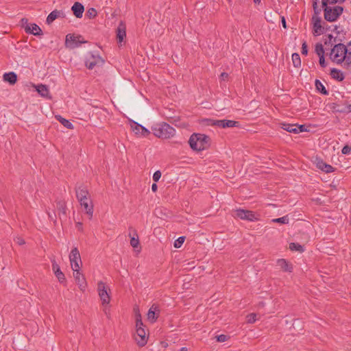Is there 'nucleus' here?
<instances>
[{"instance_id": "1", "label": "nucleus", "mask_w": 351, "mask_h": 351, "mask_svg": "<svg viewBox=\"0 0 351 351\" xmlns=\"http://www.w3.org/2000/svg\"><path fill=\"white\" fill-rule=\"evenodd\" d=\"M75 195L80 206L84 208L88 218L92 219L94 205L87 187L83 184H79L75 188Z\"/></svg>"}, {"instance_id": "2", "label": "nucleus", "mask_w": 351, "mask_h": 351, "mask_svg": "<svg viewBox=\"0 0 351 351\" xmlns=\"http://www.w3.org/2000/svg\"><path fill=\"white\" fill-rule=\"evenodd\" d=\"M209 137L203 134H193L189 141L191 148L194 151H203L209 147Z\"/></svg>"}, {"instance_id": "3", "label": "nucleus", "mask_w": 351, "mask_h": 351, "mask_svg": "<svg viewBox=\"0 0 351 351\" xmlns=\"http://www.w3.org/2000/svg\"><path fill=\"white\" fill-rule=\"evenodd\" d=\"M148 337L144 328V325L141 319V315L138 309H136V333L134 339L136 343L141 346H144L147 342Z\"/></svg>"}, {"instance_id": "4", "label": "nucleus", "mask_w": 351, "mask_h": 351, "mask_svg": "<svg viewBox=\"0 0 351 351\" xmlns=\"http://www.w3.org/2000/svg\"><path fill=\"white\" fill-rule=\"evenodd\" d=\"M152 130L154 136L163 139L170 138L176 134V130L165 122L154 125L152 127Z\"/></svg>"}, {"instance_id": "5", "label": "nucleus", "mask_w": 351, "mask_h": 351, "mask_svg": "<svg viewBox=\"0 0 351 351\" xmlns=\"http://www.w3.org/2000/svg\"><path fill=\"white\" fill-rule=\"evenodd\" d=\"M322 8L324 10V19L328 22L337 21L343 11V7L340 5L326 4V5H322Z\"/></svg>"}, {"instance_id": "6", "label": "nucleus", "mask_w": 351, "mask_h": 351, "mask_svg": "<svg viewBox=\"0 0 351 351\" xmlns=\"http://www.w3.org/2000/svg\"><path fill=\"white\" fill-rule=\"evenodd\" d=\"M348 53V49L345 45L339 43L335 45L331 49L330 53V60L337 63H342L346 58Z\"/></svg>"}, {"instance_id": "7", "label": "nucleus", "mask_w": 351, "mask_h": 351, "mask_svg": "<svg viewBox=\"0 0 351 351\" xmlns=\"http://www.w3.org/2000/svg\"><path fill=\"white\" fill-rule=\"evenodd\" d=\"M97 290L101 300V304L105 306L104 311L106 313V306L110 302V289L105 282L99 281L97 282Z\"/></svg>"}, {"instance_id": "8", "label": "nucleus", "mask_w": 351, "mask_h": 351, "mask_svg": "<svg viewBox=\"0 0 351 351\" xmlns=\"http://www.w3.org/2000/svg\"><path fill=\"white\" fill-rule=\"evenodd\" d=\"M69 261L73 271L80 269L82 263L77 247H75L71 250L69 254Z\"/></svg>"}, {"instance_id": "9", "label": "nucleus", "mask_w": 351, "mask_h": 351, "mask_svg": "<svg viewBox=\"0 0 351 351\" xmlns=\"http://www.w3.org/2000/svg\"><path fill=\"white\" fill-rule=\"evenodd\" d=\"M21 26L24 28L27 34H32L35 36H40L42 34V29L36 23H29L27 19H21Z\"/></svg>"}, {"instance_id": "10", "label": "nucleus", "mask_w": 351, "mask_h": 351, "mask_svg": "<svg viewBox=\"0 0 351 351\" xmlns=\"http://www.w3.org/2000/svg\"><path fill=\"white\" fill-rule=\"evenodd\" d=\"M86 41L82 39V36L80 35L74 36L69 34L66 36L65 45L69 48H75L79 47L82 43H85Z\"/></svg>"}, {"instance_id": "11", "label": "nucleus", "mask_w": 351, "mask_h": 351, "mask_svg": "<svg viewBox=\"0 0 351 351\" xmlns=\"http://www.w3.org/2000/svg\"><path fill=\"white\" fill-rule=\"evenodd\" d=\"M234 216L241 219L250 221H256L258 219L254 212L244 209L235 210L234 212Z\"/></svg>"}, {"instance_id": "12", "label": "nucleus", "mask_w": 351, "mask_h": 351, "mask_svg": "<svg viewBox=\"0 0 351 351\" xmlns=\"http://www.w3.org/2000/svg\"><path fill=\"white\" fill-rule=\"evenodd\" d=\"M210 125L217 126L219 128H233V127H239V122L232 121V120H210Z\"/></svg>"}, {"instance_id": "13", "label": "nucleus", "mask_w": 351, "mask_h": 351, "mask_svg": "<svg viewBox=\"0 0 351 351\" xmlns=\"http://www.w3.org/2000/svg\"><path fill=\"white\" fill-rule=\"evenodd\" d=\"M130 127L136 135L147 136L150 134V132L147 128L134 121H130Z\"/></svg>"}, {"instance_id": "14", "label": "nucleus", "mask_w": 351, "mask_h": 351, "mask_svg": "<svg viewBox=\"0 0 351 351\" xmlns=\"http://www.w3.org/2000/svg\"><path fill=\"white\" fill-rule=\"evenodd\" d=\"M73 277L80 289L84 292L87 287V282L80 269L73 271Z\"/></svg>"}, {"instance_id": "15", "label": "nucleus", "mask_w": 351, "mask_h": 351, "mask_svg": "<svg viewBox=\"0 0 351 351\" xmlns=\"http://www.w3.org/2000/svg\"><path fill=\"white\" fill-rule=\"evenodd\" d=\"M104 60L99 56L91 55L90 57L86 60V66L89 69H94L96 66L103 64Z\"/></svg>"}, {"instance_id": "16", "label": "nucleus", "mask_w": 351, "mask_h": 351, "mask_svg": "<svg viewBox=\"0 0 351 351\" xmlns=\"http://www.w3.org/2000/svg\"><path fill=\"white\" fill-rule=\"evenodd\" d=\"M316 167L325 173H332L335 171V168L332 167L330 165L326 164L322 159L320 158H315L314 161Z\"/></svg>"}, {"instance_id": "17", "label": "nucleus", "mask_w": 351, "mask_h": 351, "mask_svg": "<svg viewBox=\"0 0 351 351\" xmlns=\"http://www.w3.org/2000/svg\"><path fill=\"white\" fill-rule=\"evenodd\" d=\"M52 269L54 272V274L56 275V278H58V281L60 283H62L65 282V276L60 270V266L58 265V263L55 261H52Z\"/></svg>"}, {"instance_id": "18", "label": "nucleus", "mask_w": 351, "mask_h": 351, "mask_svg": "<svg viewBox=\"0 0 351 351\" xmlns=\"http://www.w3.org/2000/svg\"><path fill=\"white\" fill-rule=\"evenodd\" d=\"M313 34L316 35H321L324 34V28L322 27L321 25V19L318 16H313Z\"/></svg>"}, {"instance_id": "19", "label": "nucleus", "mask_w": 351, "mask_h": 351, "mask_svg": "<svg viewBox=\"0 0 351 351\" xmlns=\"http://www.w3.org/2000/svg\"><path fill=\"white\" fill-rule=\"evenodd\" d=\"M126 36V27L123 23H120L117 29V38L121 43Z\"/></svg>"}, {"instance_id": "20", "label": "nucleus", "mask_w": 351, "mask_h": 351, "mask_svg": "<svg viewBox=\"0 0 351 351\" xmlns=\"http://www.w3.org/2000/svg\"><path fill=\"white\" fill-rule=\"evenodd\" d=\"M158 313L159 309L158 306L152 305L147 313V319L154 323L158 318Z\"/></svg>"}, {"instance_id": "21", "label": "nucleus", "mask_w": 351, "mask_h": 351, "mask_svg": "<svg viewBox=\"0 0 351 351\" xmlns=\"http://www.w3.org/2000/svg\"><path fill=\"white\" fill-rule=\"evenodd\" d=\"M71 10L73 12L74 15L77 18H82V17L84 8V6H83V5L82 3H80L79 2H75L73 5V6L71 8Z\"/></svg>"}, {"instance_id": "22", "label": "nucleus", "mask_w": 351, "mask_h": 351, "mask_svg": "<svg viewBox=\"0 0 351 351\" xmlns=\"http://www.w3.org/2000/svg\"><path fill=\"white\" fill-rule=\"evenodd\" d=\"M281 128L284 130H286L291 133L298 134L300 133V130H298V125L296 124H291V123H281Z\"/></svg>"}, {"instance_id": "23", "label": "nucleus", "mask_w": 351, "mask_h": 351, "mask_svg": "<svg viewBox=\"0 0 351 351\" xmlns=\"http://www.w3.org/2000/svg\"><path fill=\"white\" fill-rule=\"evenodd\" d=\"M36 89L38 94L46 98H50L49 88L46 85L38 84L36 86Z\"/></svg>"}, {"instance_id": "24", "label": "nucleus", "mask_w": 351, "mask_h": 351, "mask_svg": "<svg viewBox=\"0 0 351 351\" xmlns=\"http://www.w3.org/2000/svg\"><path fill=\"white\" fill-rule=\"evenodd\" d=\"M277 264L284 271L291 272L293 270L291 265H290L285 259H278Z\"/></svg>"}, {"instance_id": "25", "label": "nucleus", "mask_w": 351, "mask_h": 351, "mask_svg": "<svg viewBox=\"0 0 351 351\" xmlns=\"http://www.w3.org/2000/svg\"><path fill=\"white\" fill-rule=\"evenodd\" d=\"M330 75H331L332 78L337 80L339 82L343 81L345 77L344 74L341 71L335 69V68L331 69Z\"/></svg>"}, {"instance_id": "26", "label": "nucleus", "mask_w": 351, "mask_h": 351, "mask_svg": "<svg viewBox=\"0 0 351 351\" xmlns=\"http://www.w3.org/2000/svg\"><path fill=\"white\" fill-rule=\"evenodd\" d=\"M3 78L5 82H8L12 85L14 84L17 80V76L14 72L5 73Z\"/></svg>"}, {"instance_id": "27", "label": "nucleus", "mask_w": 351, "mask_h": 351, "mask_svg": "<svg viewBox=\"0 0 351 351\" xmlns=\"http://www.w3.org/2000/svg\"><path fill=\"white\" fill-rule=\"evenodd\" d=\"M56 119L65 128L68 129H73V125L69 120L62 117L60 115H56Z\"/></svg>"}, {"instance_id": "28", "label": "nucleus", "mask_w": 351, "mask_h": 351, "mask_svg": "<svg viewBox=\"0 0 351 351\" xmlns=\"http://www.w3.org/2000/svg\"><path fill=\"white\" fill-rule=\"evenodd\" d=\"M60 16V12L58 10L52 11L47 17V23L48 24L51 23L53 21H55L57 18Z\"/></svg>"}, {"instance_id": "29", "label": "nucleus", "mask_w": 351, "mask_h": 351, "mask_svg": "<svg viewBox=\"0 0 351 351\" xmlns=\"http://www.w3.org/2000/svg\"><path fill=\"white\" fill-rule=\"evenodd\" d=\"M315 85L316 89L319 92H320L322 94H323L324 95H328V92L326 90L324 85L319 80H315Z\"/></svg>"}, {"instance_id": "30", "label": "nucleus", "mask_w": 351, "mask_h": 351, "mask_svg": "<svg viewBox=\"0 0 351 351\" xmlns=\"http://www.w3.org/2000/svg\"><path fill=\"white\" fill-rule=\"evenodd\" d=\"M57 209L59 211V215H60L62 213L63 215H66V203L64 202H62V201L57 202Z\"/></svg>"}, {"instance_id": "31", "label": "nucleus", "mask_w": 351, "mask_h": 351, "mask_svg": "<svg viewBox=\"0 0 351 351\" xmlns=\"http://www.w3.org/2000/svg\"><path fill=\"white\" fill-rule=\"evenodd\" d=\"M289 249L291 251H298L300 252H304V247L299 243H291L289 244Z\"/></svg>"}, {"instance_id": "32", "label": "nucleus", "mask_w": 351, "mask_h": 351, "mask_svg": "<svg viewBox=\"0 0 351 351\" xmlns=\"http://www.w3.org/2000/svg\"><path fill=\"white\" fill-rule=\"evenodd\" d=\"M292 61L294 66L299 67L301 65L300 56L298 53H294L292 54Z\"/></svg>"}, {"instance_id": "33", "label": "nucleus", "mask_w": 351, "mask_h": 351, "mask_svg": "<svg viewBox=\"0 0 351 351\" xmlns=\"http://www.w3.org/2000/svg\"><path fill=\"white\" fill-rule=\"evenodd\" d=\"M315 51L319 57L324 56V49L322 43H317L315 45Z\"/></svg>"}, {"instance_id": "34", "label": "nucleus", "mask_w": 351, "mask_h": 351, "mask_svg": "<svg viewBox=\"0 0 351 351\" xmlns=\"http://www.w3.org/2000/svg\"><path fill=\"white\" fill-rule=\"evenodd\" d=\"M289 217L287 215L280 217V218L273 219L271 220V221L274 223H282V224H287L289 223Z\"/></svg>"}, {"instance_id": "35", "label": "nucleus", "mask_w": 351, "mask_h": 351, "mask_svg": "<svg viewBox=\"0 0 351 351\" xmlns=\"http://www.w3.org/2000/svg\"><path fill=\"white\" fill-rule=\"evenodd\" d=\"M345 1L346 0H322V5H326V4L335 5L336 3H342Z\"/></svg>"}, {"instance_id": "36", "label": "nucleus", "mask_w": 351, "mask_h": 351, "mask_svg": "<svg viewBox=\"0 0 351 351\" xmlns=\"http://www.w3.org/2000/svg\"><path fill=\"white\" fill-rule=\"evenodd\" d=\"M185 237H180L177 240L174 242V247L176 248H179L182 246L183 243L184 242Z\"/></svg>"}, {"instance_id": "37", "label": "nucleus", "mask_w": 351, "mask_h": 351, "mask_svg": "<svg viewBox=\"0 0 351 351\" xmlns=\"http://www.w3.org/2000/svg\"><path fill=\"white\" fill-rule=\"evenodd\" d=\"M97 10L93 8H89L86 12V15L90 19L95 18L97 16Z\"/></svg>"}, {"instance_id": "38", "label": "nucleus", "mask_w": 351, "mask_h": 351, "mask_svg": "<svg viewBox=\"0 0 351 351\" xmlns=\"http://www.w3.org/2000/svg\"><path fill=\"white\" fill-rule=\"evenodd\" d=\"M257 315L256 313H251L247 316V322L252 324L256 322Z\"/></svg>"}, {"instance_id": "39", "label": "nucleus", "mask_w": 351, "mask_h": 351, "mask_svg": "<svg viewBox=\"0 0 351 351\" xmlns=\"http://www.w3.org/2000/svg\"><path fill=\"white\" fill-rule=\"evenodd\" d=\"M130 245L134 248L137 247L139 245L138 238L132 237L130 239Z\"/></svg>"}, {"instance_id": "40", "label": "nucleus", "mask_w": 351, "mask_h": 351, "mask_svg": "<svg viewBox=\"0 0 351 351\" xmlns=\"http://www.w3.org/2000/svg\"><path fill=\"white\" fill-rule=\"evenodd\" d=\"M160 178H161V172L159 170L155 171L153 175L154 181L155 182H157L160 180Z\"/></svg>"}, {"instance_id": "41", "label": "nucleus", "mask_w": 351, "mask_h": 351, "mask_svg": "<svg viewBox=\"0 0 351 351\" xmlns=\"http://www.w3.org/2000/svg\"><path fill=\"white\" fill-rule=\"evenodd\" d=\"M350 151H351V146H349V145H345V146L342 148V149H341V153H342L343 154L346 155V154H350Z\"/></svg>"}, {"instance_id": "42", "label": "nucleus", "mask_w": 351, "mask_h": 351, "mask_svg": "<svg viewBox=\"0 0 351 351\" xmlns=\"http://www.w3.org/2000/svg\"><path fill=\"white\" fill-rule=\"evenodd\" d=\"M302 54L306 56L308 54V48L306 42H304L302 45Z\"/></svg>"}, {"instance_id": "43", "label": "nucleus", "mask_w": 351, "mask_h": 351, "mask_svg": "<svg viewBox=\"0 0 351 351\" xmlns=\"http://www.w3.org/2000/svg\"><path fill=\"white\" fill-rule=\"evenodd\" d=\"M217 341L225 342L228 339V337L225 335H220L217 337Z\"/></svg>"}, {"instance_id": "44", "label": "nucleus", "mask_w": 351, "mask_h": 351, "mask_svg": "<svg viewBox=\"0 0 351 351\" xmlns=\"http://www.w3.org/2000/svg\"><path fill=\"white\" fill-rule=\"evenodd\" d=\"M319 62L320 66L323 68L326 67V63L325 61L324 56H319Z\"/></svg>"}, {"instance_id": "45", "label": "nucleus", "mask_w": 351, "mask_h": 351, "mask_svg": "<svg viewBox=\"0 0 351 351\" xmlns=\"http://www.w3.org/2000/svg\"><path fill=\"white\" fill-rule=\"evenodd\" d=\"M15 242H16L18 245H22L25 244V241H24V239H23V238H21V237H16V238L15 239Z\"/></svg>"}, {"instance_id": "46", "label": "nucleus", "mask_w": 351, "mask_h": 351, "mask_svg": "<svg viewBox=\"0 0 351 351\" xmlns=\"http://www.w3.org/2000/svg\"><path fill=\"white\" fill-rule=\"evenodd\" d=\"M228 77V74L227 73H222L220 75V78L221 80H226Z\"/></svg>"}, {"instance_id": "47", "label": "nucleus", "mask_w": 351, "mask_h": 351, "mask_svg": "<svg viewBox=\"0 0 351 351\" xmlns=\"http://www.w3.org/2000/svg\"><path fill=\"white\" fill-rule=\"evenodd\" d=\"M47 214H48V216H49V218L53 221H56V215H52L49 212L47 211Z\"/></svg>"}, {"instance_id": "48", "label": "nucleus", "mask_w": 351, "mask_h": 351, "mask_svg": "<svg viewBox=\"0 0 351 351\" xmlns=\"http://www.w3.org/2000/svg\"><path fill=\"white\" fill-rule=\"evenodd\" d=\"M281 22H282V25L283 27L285 29H286L287 28V25H286V20H285V16H282L281 17Z\"/></svg>"}, {"instance_id": "49", "label": "nucleus", "mask_w": 351, "mask_h": 351, "mask_svg": "<svg viewBox=\"0 0 351 351\" xmlns=\"http://www.w3.org/2000/svg\"><path fill=\"white\" fill-rule=\"evenodd\" d=\"M158 189V185L156 184V183H154L152 185V190L153 192H156Z\"/></svg>"}, {"instance_id": "50", "label": "nucleus", "mask_w": 351, "mask_h": 351, "mask_svg": "<svg viewBox=\"0 0 351 351\" xmlns=\"http://www.w3.org/2000/svg\"><path fill=\"white\" fill-rule=\"evenodd\" d=\"M298 128H297L298 130H300V132H304L305 131V128H304V125H298Z\"/></svg>"}, {"instance_id": "51", "label": "nucleus", "mask_w": 351, "mask_h": 351, "mask_svg": "<svg viewBox=\"0 0 351 351\" xmlns=\"http://www.w3.org/2000/svg\"><path fill=\"white\" fill-rule=\"evenodd\" d=\"M76 226L80 229L81 230L82 228V223L81 222H77L76 223Z\"/></svg>"}, {"instance_id": "52", "label": "nucleus", "mask_w": 351, "mask_h": 351, "mask_svg": "<svg viewBox=\"0 0 351 351\" xmlns=\"http://www.w3.org/2000/svg\"><path fill=\"white\" fill-rule=\"evenodd\" d=\"M180 351H188V348L186 347H182L180 348Z\"/></svg>"}, {"instance_id": "53", "label": "nucleus", "mask_w": 351, "mask_h": 351, "mask_svg": "<svg viewBox=\"0 0 351 351\" xmlns=\"http://www.w3.org/2000/svg\"><path fill=\"white\" fill-rule=\"evenodd\" d=\"M254 2L255 3H261V0H254Z\"/></svg>"}, {"instance_id": "54", "label": "nucleus", "mask_w": 351, "mask_h": 351, "mask_svg": "<svg viewBox=\"0 0 351 351\" xmlns=\"http://www.w3.org/2000/svg\"><path fill=\"white\" fill-rule=\"evenodd\" d=\"M348 109H349V110H350V111H351V104H350V105H349V106H348Z\"/></svg>"}, {"instance_id": "55", "label": "nucleus", "mask_w": 351, "mask_h": 351, "mask_svg": "<svg viewBox=\"0 0 351 351\" xmlns=\"http://www.w3.org/2000/svg\"><path fill=\"white\" fill-rule=\"evenodd\" d=\"M350 45H351V43H350Z\"/></svg>"}]
</instances>
